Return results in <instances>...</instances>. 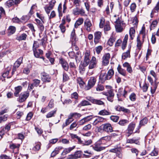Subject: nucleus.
Instances as JSON below:
<instances>
[{
  "mask_svg": "<svg viewBox=\"0 0 159 159\" xmlns=\"http://www.w3.org/2000/svg\"><path fill=\"white\" fill-rule=\"evenodd\" d=\"M96 77H91L89 80L87 86V89L89 90L93 87L96 81Z\"/></svg>",
  "mask_w": 159,
  "mask_h": 159,
  "instance_id": "obj_4",
  "label": "nucleus"
},
{
  "mask_svg": "<svg viewBox=\"0 0 159 159\" xmlns=\"http://www.w3.org/2000/svg\"><path fill=\"white\" fill-rule=\"evenodd\" d=\"M79 11L77 7L74 9L73 10V13L75 15H79Z\"/></svg>",
  "mask_w": 159,
  "mask_h": 159,
  "instance_id": "obj_59",
  "label": "nucleus"
},
{
  "mask_svg": "<svg viewBox=\"0 0 159 159\" xmlns=\"http://www.w3.org/2000/svg\"><path fill=\"white\" fill-rule=\"evenodd\" d=\"M40 148V144L39 143H37L33 148V150L35 151L39 150Z\"/></svg>",
  "mask_w": 159,
  "mask_h": 159,
  "instance_id": "obj_60",
  "label": "nucleus"
},
{
  "mask_svg": "<svg viewBox=\"0 0 159 159\" xmlns=\"http://www.w3.org/2000/svg\"><path fill=\"white\" fill-rule=\"evenodd\" d=\"M136 8V4L134 3H132L130 6V9L131 11L133 12H134L135 9Z\"/></svg>",
  "mask_w": 159,
  "mask_h": 159,
  "instance_id": "obj_57",
  "label": "nucleus"
},
{
  "mask_svg": "<svg viewBox=\"0 0 159 159\" xmlns=\"http://www.w3.org/2000/svg\"><path fill=\"white\" fill-rule=\"evenodd\" d=\"M115 28L116 31L118 32H120L123 30V28L122 27L120 23L116 24Z\"/></svg>",
  "mask_w": 159,
  "mask_h": 159,
  "instance_id": "obj_37",
  "label": "nucleus"
},
{
  "mask_svg": "<svg viewBox=\"0 0 159 159\" xmlns=\"http://www.w3.org/2000/svg\"><path fill=\"white\" fill-rule=\"evenodd\" d=\"M137 47L138 49L140 50L141 49V46L143 42V41H140V37L139 36H138L137 39Z\"/></svg>",
  "mask_w": 159,
  "mask_h": 159,
  "instance_id": "obj_26",
  "label": "nucleus"
},
{
  "mask_svg": "<svg viewBox=\"0 0 159 159\" xmlns=\"http://www.w3.org/2000/svg\"><path fill=\"white\" fill-rule=\"evenodd\" d=\"M56 111L53 110L48 112L46 115L47 118H49L54 116V115L56 113Z\"/></svg>",
  "mask_w": 159,
  "mask_h": 159,
  "instance_id": "obj_43",
  "label": "nucleus"
},
{
  "mask_svg": "<svg viewBox=\"0 0 159 159\" xmlns=\"http://www.w3.org/2000/svg\"><path fill=\"white\" fill-rule=\"evenodd\" d=\"M115 41V38L112 36H111L108 40L107 43L110 46H112Z\"/></svg>",
  "mask_w": 159,
  "mask_h": 159,
  "instance_id": "obj_42",
  "label": "nucleus"
},
{
  "mask_svg": "<svg viewBox=\"0 0 159 159\" xmlns=\"http://www.w3.org/2000/svg\"><path fill=\"white\" fill-rule=\"evenodd\" d=\"M16 30V28L13 26H10L8 29V33L9 35H11L15 32Z\"/></svg>",
  "mask_w": 159,
  "mask_h": 159,
  "instance_id": "obj_29",
  "label": "nucleus"
},
{
  "mask_svg": "<svg viewBox=\"0 0 159 159\" xmlns=\"http://www.w3.org/2000/svg\"><path fill=\"white\" fill-rule=\"evenodd\" d=\"M110 119L115 122L117 121L119 119V117L117 116H111L110 117Z\"/></svg>",
  "mask_w": 159,
  "mask_h": 159,
  "instance_id": "obj_54",
  "label": "nucleus"
},
{
  "mask_svg": "<svg viewBox=\"0 0 159 159\" xmlns=\"http://www.w3.org/2000/svg\"><path fill=\"white\" fill-rule=\"evenodd\" d=\"M102 129L103 131L107 132H111L113 131L112 128L110 124L107 123L103 125Z\"/></svg>",
  "mask_w": 159,
  "mask_h": 159,
  "instance_id": "obj_10",
  "label": "nucleus"
},
{
  "mask_svg": "<svg viewBox=\"0 0 159 159\" xmlns=\"http://www.w3.org/2000/svg\"><path fill=\"white\" fill-rule=\"evenodd\" d=\"M33 83L29 84L28 87V90L31 91L33 89L34 87H37L39 84L40 80L35 79L33 80Z\"/></svg>",
  "mask_w": 159,
  "mask_h": 159,
  "instance_id": "obj_6",
  "label": "nucleus"
},
{
  "mask_svg": "<svg viewBox=\"0 0 159 159\" xmlns=\"http://www.w3.org/2000/svg\"><path fill=\"white\" fill-rule=\"evenodd\" d=\"M27 35L23 33L16 38V39L19 41L24 40L26 38Z\"/></svg>",
  "mask_w": 159,
  "mask_h": 159,
  "instance_id": "obj_36",
  "label": "nucleus"
},
{
  "mask_svg": "<svg viewBox=\"0 0 159 159\" xmlns=\"http://www.w3.org/2000/svg\"><path fill=\"white\" fill-rule=\"evenodd\" d=\"M59 63L61 64L62 67L64 70L67 71L69 69V66L67 62L66 61L62 58H59Z\"/></svg>",
  "mask_w": 159,
  "mask_h": 159,
  "instance_id": "obj_12",
  "label": "nucleus"
},
{
  "mask_svg": "<svg viewBox=\"0 0 159 159\" xmlns=\"http://www.w3.org/2000/svg\"><path fill=\"white\" fill-rule=\"evenodd\" d=\"M92 140L91 139H89L87 141H85L83 143L84 145H89L92 143Z\"/></svg>",
  "mask_w": 159,
  "mask_h": 159,
  "instance_id": "obj_63",
  "label": "nucleus"
},
{
  "mask_svg": "<svg viewBox=\"0 0 159 159\" xmlns=\"http://www.w3.org/2000/svg\"><path fill=\"white\" fill-rule=\"evenodd\" d=\"M139 139H129L127 140V143H135L136 144H139V142L138 141V140Z\"/></svg>",
  "mask_w": 159,
  "mask_h": 159,
  "instance_id": "obj_39",
  "label": "nucleus"
},
{
  "mask_svg": "<svg viewBox=\"0 0 159 159\" xmlns=\"http://www.w3.org/2000/svg\"><path fill=\"white\" fill-rule=\"evenodd\" d=\"M8 117V115L6 114L3 116H0V123L7 120Z\"/></svg>",
  "mask_w": 159,
  "mask_h": 159,
  "instance_id": "obj_45",
  "label": "nucleus"
},
{
  "mask_svg": "<svg viewBox=\"0 0 159 159\" xmlns=\"http://www.w3.org/2000/svg\"><path fill=\"white\" fill-rule=\"evenodd\" d=\"M94 42L95 44H97L99 42L102 36L101 33L99 31L96 32L94 33Z\"/></svg>",
  "mask_w": 159,
  "mask_h": 159,
  "instance_id": "obj_15",
  "label": "nucleus"
},
{
  "mask_svg": "<svg viewBox=\"0 0 159 159\" xmlns=\"http://www.w3.org/2000/svg\"><path fill=\"white\" fill-rule=\"evenodd\" d=\"M34 52V55L35 57H36L38 58L39 57L40 55L43 54V51L40 49H38V50H35V51H33Z\"/></svg>",
  "mask_w": 159,
  "mask_h": 159,
  "instance_id": "obj_24",
  "label": "nucleus"
},
{
  "mask_svg": "<svg viewBox=\"0 0 159 159\" xmlns=\"http://www.w3.org/2000/svg\"><path fill=\"white\" fill-rule=\"evenodd\" d=\"M114 74V72L113 69H110L107 72V75L108 77V79H110L113 76Z\"/></svg>",
  "mask_w": 159,
  "mask_h": 159,
  "instance_id": "obj_40",
  "label": "nucleus"
},
{
  "mask_svg": "<svg viewBox=\"0 0 159 159\" xmlns=\"http://www.w3.org/2000/svg\"><path fill=\"white\" fill-rule=\"evenodd\" d=\"M73 4L76 7L80 6L81 3L80 0H72Z\"/></svg>",
  "mask_w": 159,
  "mask_h": 159,
  "instance_id": "obj_44",
  "label": "nucleus"
},
{
  "mask_svg": "<svg viewBox=\"0 0 159 159\" xmlns=\"http://www.w3.org/2000/svg\"><path fill=\"white\" fill-rule=\"evenodd\" d=\"M30 66H27V67L24 68L23 70V73L25 74H28L30 72Z\"/></svg>",
  "mask_w": 159,
  "mask_h": 159,
  "instance_id": "obj_62",
  "label": "nucleus"
},
{
  "mask_svg": "<svg viewBox=\"0 0 159 159\" xmlns=\"http://www.w3.org/2000/svg\"><path fill=\"white\" fill-rule=\"evenodd\" d=\"M74 119L71 116H69L68 118L66 120L65 124L62 125L63 128L69 125L70 123L73 121Z\"/></svg>",
  "mask_w": 159,
  "mask_h": 159,
  "instance_id": "obj_25",
  "label": "nucleus"
},
{
  "mask_svg": "<svg viewBox=\"0 0 159 159\" xmlns=\"http://www.w3.org/2000/svg\"><path fill=\"white\" fill-rule=\"evenodd\" d=\"M130 50H129L126 52L123 53L122 56V59L125 60L127 58L130 57Z\"/></svg>",
  "mask_w": 159,
  "mask_h": 159,
  "instance_id": "obj_30",
  "label": "nucleus"
},
{
  "mask_svg": "<svg viewBox=\"0 0 159 159\" xmlns=\"http://www.w3.org/2000/svg\"><path fill=\"white\" fill-rule=\"evenodd\" d=\"M56 3V1L55 0H52L49 3V6L50 7V8H53V7L54 6L55 3Z\"/></svg>",
  "mask_w": 159,
  "mask_h": 159,
  "instance_id": "obj_64",
  "label": "nucleus"
},
{
  "mask_svg": "<svg viewBox=\"0 0 159 159\" xmlns=\"http://www.w3.org/2000/svg\"><path fill=\"white\" fill-rule=\"evenodd\" d=\"M39 45L38 42L37 41H34L33 46V51L36 50L39 47Z\"/></svg>",
  "mask_w": 159,
  "mask_h": 159,
  "instance_id": "obj_47",
  "label": "nucleus"
},
{
  "mask_svg": "<svg viewBox=\"0 0 159 159\" xmlns=\"http://www.w3.org/2000/svg\"><path fill=\"white\" fill-rule=\"evenodd\" d=\"M84 21V20L82 18H79L76 22L75 24V27L77 28L78 26L81 25Z\"/></svg>",
  "mask_w": 159,
  "mask_h": 159,
  "instance_id": "obj_33",
  "label": "nucleus"
},
{
  "mask_svg": "<svg viewBox=\"0 0 159 159\" xmlns=\"http://www.w3.org/2000/svg\"><path fill=\"white\" fill-rule=\"evenodd\" d=\"M102 47L101 46H99L95 48V50L97 53L98 54H99L102 50Z\"/></svg>",
  "mask_w": 159,
  "mask_h": 159,
  "instance_id": "obj_53",
  "label": "nucleus"
},
{
  "mask_svg": "<svg viewBox=\"0 0 159 159\" xmlns=\"http://www.w3.org/2000/svg\"><path fill=\"white\" fill-rule=\"evenodd\" d=\"M23 58L22 57L19 58L14 63L12 72V74L16 71V70L17 68L22 63V62Z\"/></svg>",
  "mask_w": 159,
  "mask_h": 159,
  "instance_id": "obj_2",
  "label": "nucleus"
},
{
  "mask_svg": "<svg viewBox=\"0 0 159 159\" xmlns=\"http://www.w3.org/2000/svg\"><path fill=\"white\" fill-rule=\"evenodd\" d=\"M158 22L157 20H154L150 26V30H152L154 29L155 27L156 26Z\"/></svg>",
  "mask_w": 159,
  "mask_h": 159,
  "instance_id": "obj_48",
  "label": "nucleus"
},
{
  "mask_svg": "<svg viewBox=\"0 0 159 159\" xmlns=\"http://www.w3.org/2000/svg\"><path fill=\"white\" fill-rule=\"evenodd\" d=\"M30 95L29 92L28 91H24L21 93L19 96L17 101L20 102H25Z\"/></svg>",
  "mask_w": 159,
  "mask_h": 159,
  "instance_id": "obj_1",
  "label": "nucleus"
},
{
  "mask_svg": "<svg viewBox=\"0 0 159 159\" xmlns=\"http://www.w3.org/2000/svg\"><path fill=\"white\" fill-rule=\"evenodd\" d=\"M61 6H62V4L61 3L59 4L58 7V11L59 13V16L60 17L62 16V13L61 12V10H62Z\"/></svg>",
  "mask_w": 159,
  "mask_h": 159,
  "instance_id": "obj_51",
  "label": "nucleus"
},
{
  "mask_svg": "<svg viewBox=\"0 0 159 159\" xmlns=\"http://www.w3.org/2000/svg\"><path fill=\"white\" fill-rule=\"evenodd\" d=\"M135 33V30L134 28L131 27L130 28L129 30V35L131 39L132 40L133 39Z\"/></svg>",
  "mask_w": 159,
  "mask_h": 159,
  "instance_id": "obj_35",
  "label": "nucleus"
},
{
  "mask_svg": "<svg viewBox=\"0 0 159 159\" xmlns=\"http://www.w3.org/2000/svg\"><path fill=\"white\" fill-rule=\"evenodd\" d=\"M129 98L130 100L132 101H135L136 98L135 94L134 93H132L129 96Z\"/></svg>",
  "mask_w": 159,
  "mask_h": 159,
  "instance_id": "obj_55",
  "label": "nucleus"
},
{
  "mask_svg": "<svg viewBox=\"0 0 159 159\" xmlns=\"http://www.w3.org/2000/svg\"><path fill=\"white\" fill-rule=\"evenodd\" d=\"M85 27L87 30L90 31L91 30V26L92 25L91 23L89 20H86L84 22Z\"/></svg>",
  "mask_w": 159,
  "mask_h": 159,
  "instance_id": "obj_23",
  "label": "nucleus"
},
{
  "mask_svg": "<svg viewBox=\"0 0 159 159\" xmlns=\"http://www.w3.org/2000/svg\"><path fill=\"white\" fill-rule=\"evenodd\" d=\"M111 114V113L110 112L105 109L100 111L98 113L99 115L102 116L110 115Z\"/></svg>",
  "mask_w": 159,
  "mask_h": 159,
  "instance_id": "obj_34",
  "label": "nucleus"
},
{
  "mask_svg": "<svg viewBox=\"0 0 159 159\" xmlns=\"http://www.w3.org/2000/svg\"><path fill=\"white\" fill-rule=\"evenodd\" d=\"M62 149V148L60 147L56 148L52 153L51 156L52 157H54L56 154L58 153L59 151Z\"/></svg>",
  "mask_w": 159,
  "mask_h": 159,
  "instance_id": "obj_32",
  "label": "nucleus"
},
{
  "mask_svg": "<svg viewBox=\"0 0 159 159\" xmlns=\"http://www.w3.org/2000/svg\"><path fill=\"white\" fill-rule=\"evenodd\" d=\"M92 116H88L87 117H85L80 120L78 122V124L79 125H82L85 124L86 122H87L92 119Z\"/></svg>",
  "mask_w": 159,
  "mask_h": 159,
  "instance_id": "obj_17",
  "label": "nucleus"
},
{
  "mask_svg": "<svg viewBox=\"0 0 159 159\" xmlns=\"http://www.w3.org/2000/svg\"><path fill=\"white\" fill-rule=\"evenodd\" d=\"M22 89V87L21 86L15 87L14 88V95L16 97H19L20 95L19 93L21 91Z\"/></svg>",
  "mask_w": 159,
  "mask_h": 159,
  "instance_id": "obj_19",
  "label": "nucleus"
},
{
  "mask_svg": "<svg viewBox=\"0 0 159 159\" xmlns=\"http://www.w3.org/2000/svg\"><path fill=\"white\" fill-rule=\"evenodd\" d=\"M129 121L128 120L125 119H122L120 120L119 122V124L121 126H124L126 124H127Z\"/></svg>",
  "mask_w": 159,
  "mask_h": 159,
  "instance_id": "obj_38",
  "label": "nucleus"
},
{
  "mask_svg": "<svg viewBox=\"0 0 159 159\" xmlns=\"http://www.w3.org/2000/svg\"><path fill=\"white\" fill-rule=\"evenodd\" d=\"M71 38L72 39V40L73 41H76L77 40L75 36V30L74 29L71 32Z\"/></svg>",
  "mask_w": 159,
  "mask_h": 159,
  "instance_id": "obj_41",
  "label": "nucleus"
},
{
  "mask_svg": "<svg viewBox=\"0 0 159 159\" xmlns=\"http://www.w3.org/2000/svg\"><path fill=\"white\" fill-rule=\"evenodd\" d=\"M85 66L83 64V65H81L79 66V70L80 73L82 74H83L84 73L85 70Z\"/></svg>",
  "mask_w": 159,
  "mask_h": 159,
  "instance_id": "obj_56",
  "label": "nucleus"
},
{
  "mask_svg": "<svg viewBox=\"0 0 159 159\" xmlns=\"http://www.w3.org/2000/svg\"><path fill=\"white\" fill-rule=\"evenodd\" d=\"M109 152L116 153L117 156L119 158H121L122 157V154L121 151V149L118 148H113L109 150Z\"/></svg>",
  "mask_w": 159,
  "mask_h": 159,
  "instance_id": "obj_11",
  "label": "nucleus"
},
{
  "mask_svg": "<svg viewBox=\"0 0 159 159\" xmlns=\"http://www.w3.org/2000/svg\"><path fill=\"white\" fill-rule=\"evenodd\" d=\"M100 81L102 83H103L106 80H109L106 73H101L99 76Z\"/></svg>",
  "mask_w": 159,
  "mask_h": 159,
  "instance_id": "obj_21",
  "label": "nucleus"
},
{
  "mask_svg": "<svg viewBox=\"0 0 159 159\" xmlns=\"http://www.w3.org/2000/svg\"><path fill=\"white\" fill-rule=\"evenodd\" d=\"M90 61V52L88 51H87L84 54V65L85 66H87L89 65Z\"/></svg>",
  "mask_w": 159,
  "mask_h": 159,
  "instance_id": "obj_5",
  "label": "nucleus"
},
{
  "mask_svg": "<svg viewBox=\"0 0 159 159\" xmlns=\"http://www.w3.org/2000/svg\"><path fill=\"white\" fill-rule=\"evenodd\" d=\"M110 58V55L109 53H105L102 57V65L104 66L107 65L109 63Z\"/></svg>",
  "mask_w": 159,
  "mask_h": 159,
  "instance_id": "obj_3",
  "label": "nucleus"
},
{
  "mask_svg": "<svg viewBox=\"0 0 159 159\" xmlns=\"http://www.w3.org/2000/svg\"><path fill=\"white\" fill-rule=\"evenodd\" d=\"M92 127V125L90 124H88L84 126L82 129L83 130L87 131L91 129Z\"/></svg>",
  "mask_w": 159,
  "mask_h": 159,
  "instance_id": "obj_49",
  "label": "nucleus"
},
{
  "mask_svg": "<svg viewBox=\"0 0 159 159\" xmlns=\"http://www.w3.org/2000/svg\"><path fill=\"white\" fill-rule=\"evenodd\" d=\"M75 146H74L72 147H70L69 148L65 149L62 152V154L63 155H66L73 149L75 148Z\"/></svg>",
  "mask_w": 159,
  "mask_h": 159,
  "instance_id": "obj_31",
  "label": "nucleus"
},
{
  "mask_svg": "<svg viewBox=\"0 0 159 159\" xmlns=\"http://www.w3.org/2000/svg\"><path fill=\"white\" fill-rule=\"evenodd\" d=\"M35 129L37 133L39 135H40L43 132V130L41 129V128L39 127H35Z\"/></svg>",
  "mask_w": 159,
  "mask_h": 159,
  "instance_id": "obj_58",
  "label": "nucleus"
},
{
  "mask_svg": "<svg viewBox=\"0 0 159 159\" xmlns=\"http://www.w3.org/2000/svg\"><path fill=\"white\" fill-rule=\"evenodd\" d=\"M117 70L119 73L123 76H125L126 75V72L125 70L122 69L120 66L119 65L117 68Z\"/></svg>",
  "mask_w": 159,
  "mask_h": 159,
  "instance_id": "obj_27",
  "label": "nucleus"
},
{
  "mask_svg": "<svg viewBox=\"0 0 159 159\" xmlns=\"http://www.w3.org/2000/svg\"><path fill=\"white\" fill-rule=\"evenodd\" d=\"M14 3V2L13 0H9L6 2V4L8 7H10L13 5Z\"/></svg>",
  "mask_w": 159,
  "mask_h": 159,
  "instance_id": "obj_50",
  "label": "nucleus"
},
{
  "mask_svg": "<svg viewBox=\"0 0 159 159\" xmlns=\"http://www.w3.org/2000/svg\"><path fill=\"white\" fill-rule=\"evenodd\" d=\"M90 105L91 104L89 102L86 100H84L81 102L79 104V106H85Z\"/></svg>",
  "mask_w": 159,
  "mask_h": 159,
  "instance_id": "obj_46",
  "label": "nucleus"
},
{
  "mask_svg": "<svg viewBox=\"0 0 159 159\" xmlns=\"http://www.w3.org/2000/svg\"><path fill=\"white\" fill-rule=\"evenodd\" d=\"M111 139V137L110 136H107L101 138L98 141L102 144H105L106 142L109 141Z\"/></svg>",
  "mask_w": 159,
  "mask_h": 159,
  "instance_id": "obj_14",
  "label": "nucleus"
},
{
  "mask_svg": "<svg viewBox=\"0 0 159 159\" xmlns=\"http://www.w3.org/2000/svg\"><path fill=\"white\" fill-rule=\"evenodd\" d=\"M148 87V84L146 83H144L142 88L143 91L144 92H146Z\"/></svg>",
  "mask_w": 159,
  "mask_h": 159,
  "instance_id": "obj_52",
  "label": "nucleus"
},
{
  "mask_svg": "<svg viewBox=\"0 0 159 159\" xmlns=\"http://www.w3.org/2000/svg\"><path fill=\"white\" fill-rule=\"evenodd\" d=\"M87 99L88 100L94 104L99 105H102L104 104V102L100 100L94 99L92 97H88L87 98Z\"/></svg>",
  "mask_w": 159,
  "mask_h": 159,
  "instance_id": "obj_13",
  "label": "nucleus"
},
{
  "mask_svg": "<svg viewBox=\"0 0 159 159\" xmlns=\"http://www.w3.org/2000/svg\"><path fill=\"white\" fill-rule=\"evenodd\" d=\"M102 144L100 143L98 141L95 144V146L93 147L94 149L97 151H100L104 150L105 147L100 146Z\"/></svg>",
  "mask_w": 159,
  "mask_h": 159,
  "instance_id": "obj_18",
  "label": "nucleus"
},
{
  "mask_svg": "<svg viewBox=\"0 0 159 159\" xmlns=\"http://www.w3.org/2000/svg\"><path fill=\"white\" fill-rule=\"evenodd\" d=\"M135 123L134 122H131L129 125L127 129V133L128 134V136H130L133 133V131L135 127Z\"/></svg>",
  "mask_w": 159,
  "mask_h": 159,
  "instance_id": "obj_9",
  "label": "nucleus"
},
{
  "mask_svg": "<svg viewBox=\"0 0 159 159\" xmlns=\"http://www.w3.org/2000/svg\"><path fill=\"white\" fill-rule=\"evenodd\" d=\"M41 79L44 82H49L50 81V78L49 75L45 72L42 73Z\"/></svg>",
  "mask_w": 159,
  "mask_h": 159,
  "instance_id": "obj_16",
  "label": "nucleus"
},
{
  "mask_svg": "<svg viewBox=\"0 0 159 159\" xmlns=\"http://www.w3.org/2000/svg\"><path fill=\"white\" fill-rule=\"evenodd\" d=\"M82 154L81 152L80 151H77L74 154L70 156V158L72 159H77L81 157Z\"/></svg>",
  "mask_w": 159,
  "mask_h": 159,
  "instance_id": "obj_22",
  "label": "nucleus"
},
{
  "mask_svg": "<svg viewBox=\"0 0 159 159\" xmlns=\"http://www.w3.org/2000/svg\"><path fill=\"white\" fill-rule=\"evenodd\" d=\"M103 94L107 96L108 101L111 102H113L114 94L112 90H110L107 92L104 93Z\"/></svg>",
  "mask_w": 159,
  "mask_h": 159,
  "instance_id": "obj_7",
  "label": "nucleus"
},
{
  "mask_svg": "<svg viewBox=\"0 0 159 159\" xmlns=\"http://www.w3.org/2000/svg\"><path fill=\"white\" fill-rule=\"evenodd\" d=\"M97 61L96 58L94 57L93 56L90 61H89V69H93L96 66Z\"/></svg>",
  "mask_w": 159,
  "mask_h": 159,
  "instance_id": "obj_8",
  "label": "nucleus"
},
{
  "mask_svg": "<svg viewBox=\"0 0 159 159\" xmlns=\"http://www.w3.org/2000/svg\"><path fill=\"white\" fill-rule=\"evenodd\" d=\"M36 15L37 17L39 18L42 21L43 23H44V17L42 15L40 14L39 13L37 12L36 13Z\"/></svg>",
  "mask_w": 159,
  "mask_h": 159,
  "instance_id": "obj_61",
  "label": "nucleus"
},
{
  "mask_svg": "<svg viewBox=\"0 0 159 159\" xmlns=\"http://www.w3.org/2000/svg\"><path fill=\"white\" fill-rule=\"evenodd\" d=\"M148 122V119L146 117H145L139 123V125L138 127V129L139 130V129L140 127V126H142L145 125L147 124Z\"/></svg>",
  "mask_w": 159,
  "mask_h": 159,
  "instance_id": "obj_28",
  "label": "nucleus"
},
{
  "mask_svg": "<svg viewBox=\"0 0 159 159\" xmlns=\"http://www.w3.org/2000/svg\"><path fill=\"white\" fill-rule=\"evenodd\" d=\"M115 109L116 110L119 111H122L125 113H129L130 112V110L128 109L125 108L124 107L117 105L115 107Z\"/></svg>",
  "mask_w": 159,
  "mask_h": 159,
  "instance_id": "obj_20",
  "label": "nucleus"
}]
</instances>
